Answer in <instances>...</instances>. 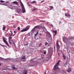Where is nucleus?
<instances>
[{
    "label": "nucleus",
    "instance_id": "nucleus-19",
    "mask_svg": "<svg viewBox=\"0 0 74 74\" xmlns=\"http://www.w3.org/2000/svg\"><path fill=\"white\" fill-rule=\"evenodd\" d=\"M15 65H12V68L13 69H15Z\"/></svg>",
    "mask_w": 74,
    "mask_h": 74
},
{
    "label": "nucleus",
    "instance_id": "nucleus-30",
    "mask_svg": "<svg viewBox=\"0 0 74 74\" xmlns=\"http://www.w3.org/2000/svg\"><path fill=\"white\" fill-rule=\"evenodd\" d=\"M28 43L27 44H24V45H25L26 46H27L28 45Z\"/></svg>",
    "mask_w": 74,
    "mask_h": 74
},
{
    "label": "nucleus",
    "instance_id": "nucleus-13",
    "mask_svg": "<svg viewBox=\"0 0 74 74\" xmlns=\"http://www.w3.org/2000/svg\"><path fill=\"white\" fill-rule=\"evenodd\" d=\"M65 16H69L70 17L71 16L70 15V14H67L66 13H65Z\"/></svg>",
    "mask_w": 74,
    "mask_h": 74
},
{
    "label": "nucleus",
    "instance_id": "nucleus-44",
    "mask_svg": "<svg viewBox=\"0 0 74 74\" xmlns=\"http://www.w3.org/2000/svg\"><path fill=\"white\" fill-rule=\"evenodd\" d=\"M40 34V35H41V34Z\"/></svg>",
    "mask_w": 74,
    "mask_h": 74
},
{
    "label": "nucleus",
    "instance_id": "nucleus-37",
    "mask_svg": "<svg viewBox=\"0 0 74 74\" xmlns=\"http://www.w3.org/2000/svg\"><path fill=\"white\" fill-rule=\"evenodd\" d=\"M54 51H55V46H54Z\"/></svg>",
    "mask_w": 74,
    "mask_h": 74
},
{
    "label": "nucleus",
    "instance_id": "nucleus-8",
    "mask_svg": "<svg viewBox=\"0 0 74 74\" xmlns=\"http://www.w3.org/2000/svg\"><path fill=\"white\" fill-rule=\"evenodd\" d=\"M27 70H24L23 71L22 74H27Z\"/></svg>",
    "mask_w": 74,
    "mask_h": 74
},
{
    "label": "nucleus",
    "instance_id": "nucleus-34",
    "mask_svg": "<svg viewBox=\"0 0 74 74\" xmlns=\"http://www.w3.org/2000/svg\"><path fill=\"white\" fill-rule=\"evenodd\" d=\"M50 7L51 8H53V7L52 6H51Z\"/></svg>",
    "mask_w": 74,
    "mask_h": 74
},
{
    "label": "nucleus",
    "instance_id": "nucleus-32",
    "mask_svg": "<svg viewBox=\"0 0 74 74\" xmlns=\"http://www.w3.org/2000/svg\"><path fill=\"white\" fill-rule=\"evenodd\" d=\"M63 40L64 41V42H65V41H66V40H65V38H64Z\"/></svg>",
    "mask_w": 74,
    "mask_h": 74
},
{
    "label": "nucleus",
    "instance_id": "nucleus-36",
    "mask_svg": "<svg viewBox=\"0 0 74 74\" xmlns=\"http://www.w3.org/2000/svg\"><path fill=\"white\" fill-rule=\"evenodd\" d=\"M58 56H60V54L59 53H58Z\"/></svg>",
    "mask_w": 74,
    "mask_h": 74
},
{
    "label": "nucleus",
    "instance_id": "nucleus-17",
    "mask_svg": "<svg viewBox=\"0 0 74 74\" xmlns=\"http://www.w3.org/2000/svg\"><path fill=\"white\" fill-rule=\"evenodd\" d=\"M30 33H28L27 34V35H26V37H28V36H30Z\"/></svg>",
    "mask_w": 74,
    "mask_h": 74
},
{
    "label": "nucleus",
    "instance_id": "nucleus-49",
    "mask_svg": "<svg viewBox=\"0 0 74 74\" xmlns=\"http://www.w3.org/2000/svg\"><path fill=\"white\" fill-rule=\"evenodd\" d=\"M65 39H66V40H67V38H65Z\"/></svg>",
    "mask_w": 74,
    "mask_h": 74
},
{
    "label": "nucleus",
    "instance_id": "nucleus-51",
    "mask_svg": "<svg viewBox=\"0 0 74 74\" xmlns=\"http://www.w3.org/2000/svg\"><path fill=\"white\" fill-rule=\"evenodd\" d=\"M27 1V0H26Z\"/></svg>",
    "mask_w": 74,
    "mask_h": 74
},
{
    "label": "nucleus",
    "instance_id": "nucleus-2",
    "mask_svg": "<svg viewBox=\"0 0 74 74\" xmlns=\"http://www.w3.org/2000/svg\"><path fill=\"white\" fill-rule=\"evenodd\" d=\"M59 62H60V61H58V62L56 63V64L54 66L53 70H56V69H59L58 67H56V66H57L59 65Z\"/></svg>",
    "mask_w": 74,
    "mask_h": 74
},
{
    "label": "nucleus",
    "instance_id": "nucleus-5",
    "mask_svg": "<svg viewBox=\"0 0 74 74\" xmlns=\"http://www.w3.org/2000/svg\"><path fill=\"white\" fill-rule=\"evenodd\" d=\"M15 8L17 11L18 12H20L21 11V9L19 8L18 7V6H15Z\"/></svg>",
    "mask_w": 74,
    "mask_h": 74
},
{
    "label": "nucleus",
    "instance_id": "nucleus-20",
    "mask_svg": "<svg viewBox=\"0 0 74 74\" xmlns=\"http://www.w3.org/2000/svg\"><path fill=\"white\" fill-rule=\"evenodd\" d=\"M39 27L38 26H36L34 27V28H36V29H38Z\"/></svg>",
    "mask_w": 74,
    "mask_h": 74
},
{
    "label": "nucleus",
    "instance_id": "nucleus-11",
    "mask_svg": "<svg viewBox=\"0 0 74 74\" xmlns=\"http://www.w3.org/2000/svg\"><path fill=\"white\" fill-rule=\"evenodd\" d=\"M62 56L63 57V59L64 60H66V56H65V55H64V54H63Z\"/></svg>",
    "mask_w": 74,
    "mask_h": 74
},
{
    "label": "nucleus",
    "instance_id": "nucleus-16",
    "mask_svg": "<svg viewBox=\"0 0 74 74\" xmlns=\"http://www.w3.org/2000/svg\"><path fill=\"white\" fill-rule=\"evenodd\" d=\"M26 59V57L25 56H23V58H21V59Z\"/></svg>",
    "mask_w": 74,
    "mask_h": 74
},
{
    "label": "nucleus",
    "instance_id": "nucleus-15",
    "mask_svg": "<svg viewBox=\"0 0 74 74\" xmlns=\"http://www.w3.org/2000/svg\"><path fill=\"white\" fill-rule=\"evenodd\" d=\"M71 71V69L70 68H69L67 70V71L68 73H70Z\"/></svg>",
    "mask_w": 74,
    "mask_h": 74
},
{
    "label": "nucleus",
    "instance_id": "nucleus-26",
    "mask_svg": "<svg viewBox=\"0 0 74 74\" xmlns=\"http://www.w3.org/2000/svg\"><path fill=\"white\" fill-rule=\"evenodd\" d=\"M42 43H40L39 46V47H41V46H42Z\"/></svg>",
    "mask_w": 74,
    "mask_h": 74
},
{
    "label": "nucleus",
    "instance_id": "nucleus-31",
    "mask_svg": "<svg viewBox=\"0 0 74 74\" xmlns=\"http://www.w3.org/2000/svg\"><path fill=\"white\" fill-rule=\"evenodd\" d=\"M2 47H7V46L4 45H1Z\"/></svg>",
    "mask_w": 74,
    "mask_h": 74
},
{
    "label": "nucleus",
    "instance_id": "nucleus-22",
    "mask_svg": "<svg viewBox=\"0 0 74 74\" xmlns=\"http://www.w3.org/2000/svg\"><path fill=\"white\" fill-rule=\"evenodd\" d=\"M0 2L1 3H4V1L3 0H0Z\"/></svg>",
    "mask_w": 74,
    "mask_h": 74
},
{
    "label": "nucleus",
    "instance_id": "nucleus-25",
    "mask_svg": "<svg viewBox=\"0 0 74 74\" xmlns=\"http://www.w3.org/2000/svg\"><path fill=\"white\" fill-rule=\"evenodd\" d=\"M18 29L19 31H20V30H21V29H20V27H18Z\"/></svg>",
    "mask_w": 74,
    "mask_h": 74
},
{
    "label": "nucleus",
    "instance_id": "nucleus-33",
    "mask_svg": "<svg viewBox=\"0 0 74 74\" xmlns=\"http://www.w3.org/2000/svg\"><path fill=\"white\" fill-rule=\"evenodd\" d=\"M44 54L45 55V54H46V51H45V52H44Z\"/></svg>",
    "mask_w": 74,
    "mask_h": 74
},
{
    "label": "nucleus",
    "instance_id": "nucleus-45",
    "mask_svg": "<svg viewBox=\"0 0 74 74\" xmlns=\"http://www.w3.org/2000/svg\"><path fill=\"white\" fill-rule=\"evenodd\" d=\"M52 8H50V10H52Z\"/></svg>",
    "mask_w": 74,
    "mask_h": 74
},
{
    "label": "nucleus",
    "instance_id": "nucleus-41",
    "mask_svg": "<svg viewBox=\"0 0 74 74\" xmlns=\"http://www.w3.org/2000/svg\"><path fill=\"white\" fill-rule=\"evenodd\" d=\"M14 33H16V31H14Z\"/></svg>",
    "mask_w": 74,
    "mask_h": 74
},
{
    "label": "nucleus",
    "instance_id": "nucleus-1",
    "mask_svg": "<svg viewBox=\"0 0 74 74\" xmlns=\"http://www.w3.org/2000/svg\"><path fill=\"white\" fill-rule=\"evenodd\" d=\"M21 6L22 8V12H23V13H25V12H26V11L25 10V9L24 6L23 5L22 3V2H21Z\"/></svg>",
    "mask_w": 74,
    "mask_h": 74
},
{
    "label": "nucleus",
    "instance_id": "nucleus-3",
    "mask_svg": "<svg viewBox=\"0 0 74 74\" xmlns=\"http://www.w3.org/2000/svg\"><path fill=\"white\" fill-rule=\"evenodd\" d=\"M56 45L57 49H58V50H59V49H60V45H59V41H58V40H57Z\"/></svg>",
    "mask_w": 74,
    "mask_h": 74
},
{
    "label": "nucleus",
    "instance_id": "nucleus-21",
    "mask_svg": "<svg viewBox=\"0 0 74 74\" xmlns=\"http://www.w3.org/2000/svg\"><path fill=\"white\" fill-rule=\"evenodd\" d=\"M37 10V8H34V9H33L32 11H36Z\"/></svg>",
    "mask_w": 74,
    "mask_h": 74
},
{
    "label": "nucleus",
    "instance_id": "nucleus-29",
    "mask_svg": "<svg viewBox=\"0 0 74 74\" xmlns=\"http://www.w3.org/2000/svg\"><path fill=\"white\" fill-rule=\"evenodd\" d=\"M48 45V43L47 42H46L45 43V45Z\"/></svg>",
    "mask_w": 74,
    "mask_h": 74
},
{
    "label": "nucleus",
    "instance_id": "nucleus-38",
    "mask_svg": "<svg viewBox=\"0 0 74 74\" xmlns=\"http://www.w3.org/2000/svg\"><path fill=\"white\" fill-rule=\"evenodd\" d=\"M50 26H53V25H50Z\"/></svg>",
    "mask_w": 74,
    "mask_h": 74
},
{
    "label": "nucleus",
    "instance_id": "nucleus-6",
    "mask_svg": "<svg viewBox=\"0 0 74 74\" xmlns=\"http://www.w3.org/2000/svg\"><path fill=\"white\" fill-rule=\"evenodd\" d=\"M3 42L6 43V44L9 47V45H8V42H7V41H6V40L5 39L4 37L3 38Z\"/></svg>",
    "mask_w": 74,
    "mask_h": 74
},
{
    "label": "nucleus",
    "instance_id": "nucleus-24",
    "mask_svg": "<svg viewBox=\"0 0 74 74\" xmlns=\"http://www.w3.org/2000/svg\"><path fill=\"white\" fill-rule=\"evenodd\" d=\"M40 22H45V21H44L40 20Z\"/></svg>",
    "mask_w": 74,
    "mask_h": 74
},
{
    "label": "nucleus",
    "instance_id": "nucleus-39",
    "mask_svg": "<svg viewBox=\"0 0 74 74\" xmlns=\"http://www.w3.org/2000/svg\"><path fill=\"white\" fill-rule=\"evenodd\" d=\"M15 35V34H14V35H12V36H14Z\"/></svg>",
    "mask_w": 74,
    "mask_h": 74
},
{
    "label": "nucleus",
    "instance_id": "nucleus-12",
    "mask_svg": "<svg viewBox=\"0 0 74 74\" xmlns=\"http://www.w3.org/2000/svg\"><path fill=\"white\" fill-rule=\"evenodd\" d=\"M13 3L14 4H16V5L18 4V2L16 1H14L13 2Z\"/></svg>",
    "mask_w": 74,
    "mask_h": 74
},
{
    "label": "nucleus",
    "instance_id": "nucleus-42",
    "mask_svg": "<svg viewBox=\"0 0 74 74\" xmlns=\"http://www.w3.org/2000/svg\"><path fill=\"white\" fill-rule=\"evenodd\" d=\"M44 74H46V72H45V73H44Z\"/></svg>",
    "mask_w": 74,
    "mask_h": 74
},
{
    "label": "nucleus",
    "instance_id": "nucleus-46",
    "mask_svg": "<svg viewBox=\"0 0 74 74\" xmlns=\"http://www.w3.org/2000/svg\"><path fill=\"white\" fill-rule=\"evenodd\" d=\"M10 34L8 35V36H10Z\"/></svg>",
    "mask_w": 74,
    "mask_h": 74
},
{
    "label": "nucleus",
    "instance_id": "nucleus-14",
    "mask_svg": "<svg viewBox=\"0 0 74 74\" xmlns=\"http://www.w3.org/2000/svg\"><path fill=\"white\" fill-rule=\"evenodd\" d=\"M38 31H36V34H35V37H36V36L37 35H38Z\"/></svg>",
    "mask_w": 74,
    "mask_h": 74
},
{
    "label": "nucleus",
    "instance_id": "nucleus-47",
    "mask_svg": "<svg viewBox=\"0 0 74 74\" xmlns=\"http://www.w3.org/2000/svg\"><path fill=\"white\" fill-rule=\"evenodd\" d=\"M59 22L60 23H61V21H60Z\"/></svg>",
    "mask_w": 74,
    "mask_h": 74
},
{
    "label": "nucleus",
    "instance_id": "nucleus-28",
    "mask_svg": "<svg viewBox=\"0 0 74 74\" xmlns=\"http://www.w3.org/2000/svg\"><path fill=\"white\" fill-rule=\"evenodd\" d=\"M29 2H27V4H28V6H29V7H30V5L29 4Z\"/></svg>",
    "mask_w": 74,
    "mask_h": 74
},
{
    "label": "nucleus",
    "instance_id": "nucleus-27",
    "mask_svg": "<svg viewBox=\"0 0 74 74\" xmlns=\"http://www.w3.org/2000/svg\"><path fill=\"white\" fill-rule=\"evenodd\" d=\"M11 34L10 35V36H12V34H13V33H12V32H11Z\"/></svg>",
    "mask_w": 74,
    "mask_h": 74
},
{
    "label": "nucleus",
    "instance_id": "nucleus-48",
    "mask_svg": "<svg viewBox=\"0 0 74 74\" xmlns=\"http://www.w3.org/2000/svg\"><path fill=\"white\" fill-rule=\"evenodd\" d=\"M1 65V64L0 63V66Z\"/></svg>",
    "mask_w": 74,
    "mask_h": 74
},
{
    "label": "nucleus",
    "instance_id": "nucleus-4",
    "mask_svg": "<svg viewBox=\"0 0 74 74\" xmlns=\"http://www.w3.org/2000/svg\"><path fill=\"white\" fill-rule=\"evenodd\" d=\"M28 29H29V27H27L25 29H22L21 32H26V31H27V30H28Z\"/></svg>",
    "mask_w": 74,
    "mask_h": 74
},
{
    "label": "nucleus",
    "instance_id": "nucleus-43",
    "mask_svg": "<svg viewBox=\"0 0 74 74\" xmlns=\"http://www.w3.org/2000/svg\"><path fill=\"white\" fill-rule=\"evenodd\" d=\"M0 45H1H1H2L1 44H0Z\"/></svg>",
    "mask_w": 74,
    "mask_h": 74
},
{
    "label": "nucleus",
    "instance_id": "nucleus-10",
    "mask_svg": "<svg viewBox=\"0 0 74 74\" xmlns=\"http://www.w3.org/2000/svg\"><path fill=\"white\" fill-rule=\"evenodd\" d=\"M11 41L13 43V44L14 45L15 47H16V45H15V42H14V40H13V39H11Z\"/></svg>",
    "mask_w": 74,
    "mask_h": 74
},
{
    "label": "nucleus",
    "instance_id": "nucleus-40",
    "mask_svg": "<svg viewBox=\"0 0 74 74\" xmlns=\"http://www.w3.org/2000/svg\"><path fill=\"white\" fill-rule=\"evenodd\" d=\"M8 1H6V3H8Z\"/></svg>",
    "mask_w": 74,
    "mask_h": 74
},
{
    "label": "nucleus",
    "instance_id": "nucleus-50",
    "mask_svg": "<svg viewBox=\"0 0 74 74\" xmlns=\"http://www.w3.org/2000/svg\"><path fill=\"white\" fill-rule=\"evenodd\" d=\"M26 19H27V18H26Z\"/></svg>",
    "mask_w": 74,
    "mask_h": 74
},
{
    "label": "nucleus",
    "instance_id": "nucleus-18",
    "mask_svg": "<svg viewBox=\"0 0 74 74\" xmlns=\"http://www.w3.org/2000/svg\"><path fill=\"white\" fill-rule=\"evenodd\" d=\"M5 27H6L5 26H4L2 30H4L5 29Z\"/></svg>",
    "mask_w": 74,
    "mask_h": 74
},
{
    "label": "nucleus",
    "instance_id": "nucleus-9",
    "mask_svg": "<svg viewBox=\"0 0 74 74\" xmlns=\"http://www.w3.org/2000/svg\"><path fill=\"white\" fill-rule=\"evenodd\" d=\"M53 33H55V34L54 35V36L55 35H56V34H57V30H53Z\"/></svg>",
    "mask_w": 74,
    "mask_h": 74
},
{
    "label": "nucleus",
    "instance_id": "nucleus-7",
    "mask_svg": "<svg viewBox=\"0 0 74 74\" xmlns=\"http://www.w3.org/2000/svg\"><path fill=\"white\" fill-rule=\"evenodd\" d=\"M12 37H11V36H9V43H10V44H12V43H11V40H12Z\"/></svg>",
    "mask_w": 74,
    "mask_h": 74
},
{
    "label": "nucleus",
    "instance_id": "nucleus-35",
    "mask_svg": "<svg viewBox=\"0 0 74 74\" xmlns=\"http://www.w3.org/2000/svg\"><path fill=\"white\" fill-rule=\"evenodd\" d=\"M44 0L42 1H41V3H43V2H44Z\"/></svg>",
    "mask_w": 74,
    "mask_h": 74
},
{
    "label": "nucleus",
    "instance_id": "nucleus-23",
    "mask_svg": "<svg viewBox=\"0 0 74 74\" xmlns=\"http://www.w3.org/2000/svg\"><path fill=\"white\" fill-rule=\"evenodd\" d=\"M31 3H34H34H36V1H33L32 2H31Z\"/></svg>",
    "mask_w": 74,
    "mask_h": 74
}]
</instances>
